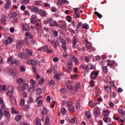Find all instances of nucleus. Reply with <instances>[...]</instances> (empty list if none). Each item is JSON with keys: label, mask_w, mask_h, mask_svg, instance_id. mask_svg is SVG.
<instances>
[{"label": "nucleus", "mask_w": 125, "mask_h": 125, "mask_svg": "<svg viewBox=\"0 0 125 125\" xmlns=\"http://www.w3.org/2000/svg\"><path fill=\"white\" fill-rule=\"evenodd\" d=\"M22 28L23 31H26V32H29V31H30V27L27 24H23Z\"/></svg>", "instance_id": "17"}, {"label": "nucleus", "mask_w": 125, "mask_h": 125, "mask_svg": "<svg viewBox=\"0 0 125 125\" xmlns=\"http://www.w3.org/2000/svg\"><path fill=\"white\" fill-rule=\"evenodd\" d=\"M103 120L104 123H108V121H110V118L108 117L106 115H104Z\"/></svg>", "instance_id": "27"}, {"label": "nucleus", "mask_w": 125, "mask_h": 125, "mask_svg": "<svg viewBox=\"0 0 125 125\" xmlns=\"http://www.w3.org/2000/svg\"><path fill=\"white\" fill-rule=\"evenodd\" d=\"M24 45V41L23 40H21L16 45V48H21V46H23Z\"/></svg>", "instance_id": "14"}, {"label": "nucleus", "mask_w": 125, "mask_h": 125, "mask_svg": "<svg viewBox=\"0 0 125 125\" xmlns=\"http://www.w3.org/2000/svg\"><path fill=\"white\" fill-rule=\"evenodd\" d=\"M36 124L37 125H42L41 120L39 118H37L36 119Z\"/></svg>", "instance_id": "37"}, {"label": "nucleus", "mask_w": 125, "mask_h": 125, "mask_svg": "<svg viewBox=\"0 0 125 125\" xmlns=\"http://www.w3.org/2000/svg\"><path fill=\"white\" fill-rule=\"evenodd\" d=\"M38 106H42V100H39L38 102Z\"/></svg>", "instance_id": "63"}, {"label": "nucleus", "mask_w": 125, "mask_h": 125, "mask_svg": "<svg viewBox=\"0 0 125 125\" xmlns=\"http://www.w3.org/2000/svg\"><path fill=\"white\" fill-rule=\"evenodd\" d=\"M68 66H73V61L72 60H69L67 62Z\"/></svg>", "instance_id": "45"}, {"label": "nucleus", "mask_w": 125, "mask_h": 125, "mask_svg": "<svg viewBox=\"0 0 125 125\" xmlns=\"http://www.w3.org/2000/svg\"><path fill=\"white\" fill-rule=\"evenodd\" d=\"M61 42H62V44H66V41H65V40L64 39H63V38H61Z\"/></svg>", "instance_id": "62"}, {"label": "nucleus", "mask_w": 125, "mask_h": 125, "mask_svg": "<svg viewBox=\"0 0 125 125\" xmlns=\"http://www.w3.org/2000/svg\"><path fill=\"white\" fill-rule=\"evenodd\" d=\"M103 69L104 73H108V68H107V66H103Z\"/></svg>", "instance_id": "51"}, {"label": "nucleus", "mask_w": 125, "mask_h": 125, "mask_svg": "<svg viewBox=\"0 0 125 125\" xmlns=\"http://www.w3.org/2000/svg\"><path fill=\"white\" fill-rule=\"evenodd\" d=\"M11 7V0H7L5 5L4 6V9L6 10L9 9Z\"/></svg>", "instance_id": "11"}, {"label": "nucleus", "mask_w": 125, "mask_h": 125, "mask_svg": "<svg viewBox=\"0 0 125 125\" xmlns=\"http://www.w3.org/2000/svg\"><path fill=\"white\" fill-rule=\"evenodd\" d=\"M47 114V109L45 107H43V110L42 111V115H46Z\"/></svg>", "instance_id": "42"}, {"label": "nucleus", "mask_w": 125, "mask_h": 125, "mask_svg": "<svg viewBox=\"0 0 125 125\" xmlns=\"http://www.w3.org/2000/svg\"><path fill=\"white\" fill-rule=\"evenodd\" d=\"M42 91L41 90V88H37V94H42Z\"/></svg>", "instance_id": "56"}, {"label": "nucleus", "mask_w": 125, "mask_h": 125, "mask_svg": "<svg viewBox=\"0 0 125 125\" xmlns=\"http://www.w3.org/2000/svg\"><path fill=\"white\" fill-rule=\"evenodd\" d=\"M51 43L55 48H57V45L56 44V42H55V41H51Z\"/></svg>", "instance_id": "50"}, {"label": "nucleus", "mask_w": 125, "mask_h": 125, "mask_svg": "<svg viewBox=\"0 0 125 125\" xmlns=\"http://www.w3.org/2000/svg\"><path fill=\"white\" fill-rule=\"evenodd\" d=\"M71 59L73 60V62L74 63H76V64H78V63H79V59H77L75 56H72L71 57Z\"/></svg>", "instance_id": "29"}, {"label": "nucleus", "mask_w": 125, "mask_h": 125, "mask_svg": "<svg viewBox=\"0 0 125 125\" xmlns=\"http://www.w3.org/2000/svg\"><path fill=\"white\" fill-rule=\"evenodd\" d=\"M17 83H19V84H21V83H24V81L21 78H19L17 79Z\"/></svg>", "instance_id": "36"}, {"label": "nucleus", "mask_w": 125, "mask_h": 125, "mask_svg": "<svg viewBox=\"0 0 125 125\" xmlns=\"http://www.w3.org/2000/svg\"><path fill=\"white\" fill-rule=\"evenodd\" d=\"M44 125H50V122L49 121V117L47 116L46 117Z\"/></svg>", "instance_id": "25"}, {"label": "nucleus", "mask_w": 125, "mask_h": 125, "mask_svg": "<svg viewBox=\"0 0 125 125\" xmlns=\"http://www.w3.org/2000/svg\"><path fill=\"white\" fill-rule=\"evenodd\" d=\"M82 28L83 29H85V30H88L89 29V26L87 23H84Z\"/></svg>", "instance_id": "31"}, {"label": "nucleus", "mask_w": 125, "mask_h": 125, "mask_svg": "<svg viewBox=\"0 0 125 125\" xmlns=\"http://www.w3.org/2000/svg\"><path fill=\"white\" fill-rule=\"evenodd\" d=\"M110 115V111L108 110H104V116H109Z\"/></svg>", "instance_id": "46"}, {"label": "nucleus", "mask_w": 125, "mask_h": 125, "mask_svg": "<svg viewBox=\"0 0 125 125\" xmlns=\"http://www.w3.org/2000/svg\"><path fill=\"white\" fill-rule=\"evenodd\" d=\"M31 23H36L37 22V20H36V16L33 15L31 17Z\"/></svg>", "instance_id": "21"}, {"label": "nucleus", "mask_w": 125, "mask_h": 125, "mask_svg": "<svg viewBox=\"0 0 125 125\" xmlns=\"http://www.w3.org/2000/svg\"><path fill=\"white\" fill-rule=\"evenodd\" d=\"M21 72H25L26 71V69L25 68H24V66L23 65L21 66L20 68Z\"/></svg>", "instance_id": "59"}, {"label": "nucleus", "mask_w": 125, "mask_h": 125, "mask_svg": "<svg viewBox=\"0 0 125 125\" xmlns=\"http://www.w3.org/2000/svg\"><path fill=\"white\" fill-rule=\"evenodd\" d=\"M118 111H119V113H120V114H121V115H122V116H125V112L124 109H118Z\"/></svg>", "instance_id": "43"}, {"label": "nucleus", "mask_w": 125, "mask_h": 125, "mask_svg": "<svg viewBox=\"0 0 125 125\" xmlns=\"http://www.w3.org/2000/svg\"><path fill=\"white\" fill-rule=\"evenodd\" d=\"M6 17L5 16H2V18L0 20V21L4 25H5V23H6Z\"/></svg>", "instance_id": "23"}, {"label": "nucleus", "mask_w": 125, "mask_h": 125, "mask_svg": "<svg viewBox=\"0 0 125 125\" xmlns=\"http://www.w3.org/2000/svg\"><path fill=\"white\" fill-rule=\"evenodd\" d=\"M104 89L106 91V92H111L112 94L113 95V96H115L116 93L115 92H112V89L111 88V86L109 85H106L104 87Z\"/></svg>", "instance_id": "10"}, {"label": "nucleus", "mask_w": 125, "mask_h": 125, "mask_svg": "<svg viewBox=\"0 0 125 125\" xmlns=\"http://www.w3.org/2000/svg\"><path fill=\"white\" fill-rule=\"evenodd\" d=\"M18 55L20 57H21V58H25V57H26V55H25V54L23 53H20Z\"/></svg>", "instance_id": "48"}, {"label": "nucleus", "mask_w": 125, "mask_h": 125, "mask_svg": "<svg viewBox=\"0 0 125 125\" xmlns=\"http://www.w3.org/2000/svg\"><path fill=\"white\" fill-rule=\"evenodd\" d=\"M73 10H74L75 12V14L73 15L74 18H81L80 14L83 13V10H80V8H74ZM79 11H80V12H79Z\"/></svg>", "instance_id": "1"}, {"label": "nucleus", "mask_w": 125, "mask_h": 125, "mask_svg": "<svg viewBox=\"0 0 125 125\" xmlns=\"http://www.w3.org/2000/svg\"><path fill=\"white\" fill-rule=\"evenodd\" d=\"M98 72L95 71H93L92 72L90 73V76L91 78H92V80H96L97 78V76H98Z\"/></svg>", "instance_id": "6"}, {"label": "nucleus", "mask_w": 125, "mask_h": 125, "mask_svg": "<svg viewBox=\"0 0 125 125\" xmlns=\"http://www.w3.org/2000/svg\"><path fill=\"white\" fill-rule=\"evenodd\" d=\"M29 87V84L28 83H23L22 86H19L18 87V89L20 90V91H24L25 89H26V88H28Z\"/></svg>", "instance_id": "7"}, {"label": "nucleus", "mask_w": 125, "mask_h": 125, "mask_svg": "<svg viewBox=\"0 0 125 125\" xmlns=\"http://www.w3.org/2000/svg\"><path fill=\"white\" fill-rule=\"evenodd\" d=\"M37 13H38L42 17H46L47 15V13L46 12L43 11V10H40V9Z\"/></svg>", "instance_id": "9"}, {"label": "nucleus", "mask_w": 125, "mask_h": 125, "mask_svg": "<svg viewBox=\"0 0 125 125\" xmlns=\"http://www.w3.org/2000/svg\"><path fill=\"white\" fill-rule=\"evenodd\" d=\"M83 40L84 43L85 44L87 49H91V47H92L91 43L88 42V40H87V38H84Z\"/></svg>", "instance_id": "3"}, {"label": "nucleus", "mask_w": 125, "mask_h": 125, "mask_svg": "<svg viewBox=\"0 0 125 125\" xmlns=\"http://www.w3.org/2000/svg\"><path fill=\"white\" fill-rule=\"evenodd\" d=\"M54 84H55V81H54V80H51L49 82V85H50V86H51V85H54Z\"/></svg>", "instance_id": "49"}, {"label": "nucleus", "mask_w": 125, "mask_h": 125, "mask_svg": "<svg viewBox=\"0 0 125 125\" xmlns=\"http://www.w3.org/2000/svg\"><path fill=\"white\" fill-rule=\"evenodd\" d=\"M81 85L80 84H76L74 86V89L75 91H78L79 88H80Z\"/></svg>", "instance_id": "39"}, {"label": "nucleus", "mask_w": 125, "mask_h": 125, "mask_svg": "<svg viewBox=\"0 0 125 125\" xmlns=\"http://www.w3.org/2000/svg\"><path fill=\"white\" fill-rule=\"evenodd\" d=\"M4 115L6 117V118L8 119H10V112H9L7 110H5L4 111Z\"/></svg>", "instance_id": "20"}, {"label": "nucleus", "mask_w": 125, "mask_h": 125, "mask_svg": "<svg viewBox=\"0 0 125 125\" xmlns=\"http://www.w3.org/2000/svg\"><path fill=\"white\" fill-rule=\"evenodd\" d=\"M95 15H97V16H98V18H100V19H101V18L103 17L102 15L100 14V13L97 11L95 12Z\"/></svg>", "instance_id": "35"}, {"label": "nucleus", "mask_w": 125, "mask_h": 125, "mask_svg": "<svg viewBox=\"0 0 125 125\" xmlns=\"http://www.w3.org/2000/svg\"><path fill=\"white\" fill-rule=\"evenodd\" d=\"M30 3V0H22L21 1V3L22 4H28Z\"/></svg>", "instance_id": "38"}, {"label": "nucleus", "mask_w": 125, "mask_h": 125, "mask_svg": "<svg viewBox=\"0 0 125 125\" xmlns=\"http://www.w3.org/2000/svg\"><path fill=\"white\" fill-rule=\"evenodd\" d=\"M77 121H78V118L75 117L70 120L69 123H70V124H75V123H76V122H77Z\"/></svg>", "instance_id": "24"}, {"label": "nucleus", "mask_w": 125, "mask_h": 125, "mask_svg": "<svg viewBox=\"0 0 125 125\" xmlns=\"http://www.w3.org/2000/svg\"><path fill=\"white\" fill-rule=\"evenodd\" d=\"M21 118H22V116H21V115H19L15 117V119L17 122H19V121L21 120Z\"/></svg>", "instance_id": "41"}, {"label": "nucleus", "mask_w": 125, "mask_h": 125, "mask_svg": "<svg viewBox=\"0 0 125 125\" xmlns=\"http://www.w3.org/2000/svg\"><path fill=\"white\" fill-rule=\"evenodd\" d=\"M80 106H81V101L79 99L76 103V109H80Z\"/></svg>", "instance_id": "30"}, {"label": "nucleus", "mask_w": 125, "mask_h": 125, "mask_svg": "<svg viewBox=\"0 0 125 125\" xmlns=\"http://www.w3.org/2000/svg\"><path fill=\"white\" fill-rule=\"evenodd\" d=\"M118 64L115 62V61H109L107 63V66H110V68H114L115 66H117Z\"/></svg>", "instance_id": "8"}, {"label": "nucleus", "mask_w": 125, "mask_h": 125, "mask_svg": "<svg viewBox=\"0 0 125 125\" xmlns=\"http://www.w3.org/2000/svg\"><path fill=\"white\" fill-rule=\"evenodd\" d=\"M94 114L96 118H97L99 115H101V112L99 109H97V108H95L94 109Z\"/></svg>", "instance_id": "16"}, {"label": "nucleus", "mask_w": 125, "mask_h": 125, "mask_svg": "<svg viewBox=\"0 0 125 125\" xmlns=\"http://www.w3.org/2000/svg\"><path fill=\"white\" fill-rule=\"evenodd\" d=\"M10 73L11 75H12V76H13V77H15V76H16V75H17V70H10Z\"/></svg>", "instance_id": "22"}, {"label": "nucleus", "mask_w": 125, "mask_h": 125, "mask_svg": "<svg viewBox=\"0 0 125 125\" xmlns=\"http://www.w3.org/2000/svg\"><path fill=\"white\" fill-rule=\"evenodd\" d=\"M69 3V1L67 0H58L57 5H62V4H67Z\"/></svg>", "instance_id": "12"}, {"label": "nucleus", "mask_w": 125, "mask_h": 125, "mask_svg": "<svg viewBox=\"0 0 125 125\" xmlns=\"http://www.w3.org/2000/svg\"><path fill=\"white\" fill-rule=\"evenodd\" d=\"M26 37H27V39H32V35L29 32H26L25 33Z\"/></svg>", "instance_id": "44"}, {"label": "nucleus", "mask_w": 125, "mask_h": 125, "mask_svg": "<svg viewBox=\"0 0 125 125\" xmlns=\"http://www.w3.org/2000/svg\"><path fill=\"white\" fill-rule=\"evenodd\" d=\"M7 62L8 63H9V62H10V65H13V64H15L16 66H19V65L20 64V62L19 61H13V57H10L8 58Z\"/></svg>", "instance_id": "2"}, {"label": "nucleus", "mask_w": 125, "mask_h": 125, "mask_svg": "<svg viewBox=\"0 0 125 125\" xmlns=\"http://www.w3.org/2000/svg\"><path fill=\"white\" fill-rule=\"evenodd\" d=\"M89 104L91 108H94V107H95L97 105V104L96 103H94L92 104L89 103Z\"/></svg>", "instance_id": "55"}, {"label": "nucleus", "mask_w": 125, "mask_h": 125, "mask_svg": "<svg viewBox=\"0 0 125 125\" xmlns=\"http://www.w3.org/2000/svg\"><path fill=\"white\" fill-rule=\"evenodd\" d=\"M17 16V13L14 12L12 14V16L11 17V18H15Z\"/></svg>", "instance_id": "53"}, {"label": "nucleus", "mask_w": 125, "mask_h": 125, "mask_svg": "<svg viewBox=\"0 0 125 125\" xmlns=\"http://www.w3.org/2000/svg\"><path fill=\"white\" fill-rule=\"evenodd\" d=\"M49 26H50V27H56V26H58V23L55 21H52Z\"/></svg>", "instance_id": "19"}, {"label": "nucleus", "mask_w": 125, "mask_h": 125, "mask_svg": "<svg viewBox=\"0 0 125 125\" xmlns=\"http://www.w3.org/2000/svg\"><path fill=\"white\" fill-rule=\"evenodd\" d=\"M60 92L61 93H65V92H67V90H66V88H62L60 90Z\"/></svg>", "instance_id": "54"}, {"label": "nucleus", "mask_w": 125, "mask_h": 125, "mask_svg": "<svg viewBox=\"0 0 125 125\" xmlns=\"http://www.w3.org/2000/svg\"><path fill=\"white\" fill-rule=\"evenodd\" d=\"M78 42V37L75 36L73 37V38L72 39V45L73 47L75 48L76 46V44H77V43Z\"/></svg>", "instance_id": "15"}, {"label": "nucleus", "mask_w": 125, "mask_h": 125, "mask_svg": "<svg viewBox=\"0 0 125 125\" xmlns=\"http://www.w3.org/2000/svg\"><path fill=\"white\" fill-rule=\"evenodd\" d=\"M28 9L31 12H34V13H38L40 9H39L37 7H35L34 6L31 5L28 6Z\"/></svg>", "instance_id": "4"}, {"label": "nucleus", "mask_w": 125, "mask_h": 125, "mask_svg": "<svg viewBox=\"0 0 125 125\" xmlns=\"http://www.w3.org/2000/svg\"><path fill=\"white\" fill-rule=\"evenodd\" d=\"M27 102L28 104H30V103H33V99L31 97L29 98Z\"/></svg>", "instance_id": "61"}, {"label": "nucleus", "mask_w": 125, "mask_h": 125, "mask_svg": "<svg viewBox=\"0 0 125 125\" xmlns=\"http://www.w3.org/2000/svg\"><path fill=\"white\" fill-rule=\"evenodd\" d=\"M60 78V74H56L55 75V78L56 79V80H59Z\"/></svg>", "instance_id": "64"}, {"label": "nucleus", "mask_w": 125, "mask_h": 125, "mask_svg": "<svg viewBox=\"0 0 125 125\" xmlns=\"http://www.w3.org/2000/svg\"><path fill=\"white\" fill-rule=\"evenodd\" d=\"M62 56L64 57V58H67V57L69 56V54L65 51L62 53Z\"/></svg>", "instance_id": "40"}, {"label": "nucleus", "mask_w": 125, "mask_h": 125, "mask_svg": "<svg viewBox=\"0 0 125 125\" xmlns=\"http://www.w3.org/2000/svg\"><path fill=\"white\" fill-rule=\"evenodd\" d=\"M13 93V86H9L8 87V92H7V95L9 97H13L12 94Z\"/></svg>", "instance_id": "5"}, {"label": "nucleus", "mask_w": 125, "mask_h": 125, "mask_svg": "<svg viewBox=\"0 0 125 125\" xmlns=\"http://www.w3.org/2000/svg\"><path fill=\"white\" fill-rule=\"evenodd\" d=\"M26 52L27 53H28V54L29 55H30V56H32L33 55V53H32V51H31V50H30V49H27L26 50Z\"/></svg>", "instance_id": "58"}, {"label": "nucleus", "mask_w": 125, "mask_h": 125, "mask_svg": "<svg viewBox=\"0 0 125 125\" xmlns=\"http://www.w3.org/2000/svg\"><path fill=\"white\" fill-rule=\"evenodd\" d=\"M89 65L90 67L88 66V70H94V69H95V65H93L91 63H89Z\"/></svg>", "instance_id": "32"}, {"label": "nucleus", "mask_w": 125, "mask_h": 125, "mask_svg": "<svg viewBox=\"0 0 125 125\" xmlns=\"http://www.w3.org/2000/svg\"><path fill=\"white\" fill-rule=\"evenodd\" d=\"M68 110L71 113H74L75 112V107L73 106H69L68 107Z\"/></svg>", "instance_id": "34"}, {"label": "nucleus", "mask_w": 125, "mask_h": 125, "mask_svg": "<svg viewBox=\"0 0 125 125\" xmlns=\"http://www.w3.org/2000/svg\"><path fill=\"white\" fill-rule=\"evenodd\" d=\"M47 45H45L43 47H42V51L43 52H45L47 50Z\"/></svg>", "instance_id": "57"}, {"label": "nucleus", "mask_w": 125, "mask_h": 125, "mask_svg": "<svg viewBox=\"0 0 125 125\" xmlns=\"http://www.w3.org/2000/svg\"><path fill=\"white\" fill-rule=\"evenodd\" d=\"M10 101H11V104H12L13 105L16 104V100H15V98L13 97H11L10 98Z\"/></svg>", "instance_id": "26"}, {"label": "nucleus", "mask_w": 125, "mask_h": 125, "mask_svg": "<svg viewBox=\"0 0 125 125\" xmlns=\"http://www.w3.org/2000/svg\"><path fill=\"white\" fill-rule=\"evenodd\" d=\"M88 67H89V64H87V65H81L79 67L80 69H83V70H85V72H87V73H88Z\"/></svg>", "instance_id": "13"}, {"label": "nucleus", "mask_w": 125, "mask_h": 125, "mask_svg": "<svg viewBox=\"0 0 125 125\" xmlns=\"http://www.w3.org/2000/svg\"><path fill=\"white\" fill-rule=\"evenodd\" d=\"M12 23H14V24H15L18 22V20L16 18H13V20H12Z\"/></svg>", "instance_id": "52"}, {"label": "nucleus", "mask_w": 125, "mask_h": 125, "mask_svg": "<svg viewBox=\"0 0 125 125\" xmlns=\"http://www.w3.org/2000/svg\"><path fill=\"white\" fill-rule=\"evenodd\" d=\"M85 115L88 120H89L91 118V114H90V111H88L85 112Z\"/></svg>", "instance_id": "28"}, {"label": "nucleus", "mask_w": 125, "mask_h": 125, "mask_svg": "<svg viewBox=\"0 0 125 125\" xmlns=\"http://www.w3.org/2000/svg\"><path fill=\"white\" fill-rule=\"evenodd\" d=\"M52 20L50 18H47L44 21V24H50Z\"/></svg>", "instance_id": "18"}, {"label": "nucleus", "mask_w": 125, "mask_h": 125, "mask_svg": "<svg viewBox=\"0 0 125 125\" xmlns=\"http://www.w3.org/2000/svg\"><path fill=\"white\" fill-rule=\"evenodd\" d=\"M43 83H44V79H43V78H42L39 82L38 84H40V85H42V84H43Z\"/></svg>", "instance_id": "47"}, {"label": "nucleus", "mask_w": 125, "mask_h": 125, "mask_svg": "<svg viewBox=\"0 0 125 125\" xmlns=\"http://www.w3.org/2000/svg\"><path fill=\"white\" fill-rule=\"evenodd\" d=\"M13 40L11 38H8V39L6 41V44H9V43H11L12 42Z\"/></svg>", "instance_id": "33"}, {"label": "nucleus", "mask_w": 125, "mask_h": 125, "mask_svg": "<svg viewBox=\"0 0 125 125\" xmlns=\"http://www.w3.org/2000/svg\"><path fill=\"white\" fill-rule=\"evenodd\" d=\"M25 104V100L24 99H22L20 102V106H23Z\"/></svg>", "instance_id": "60"}]
</instances>
